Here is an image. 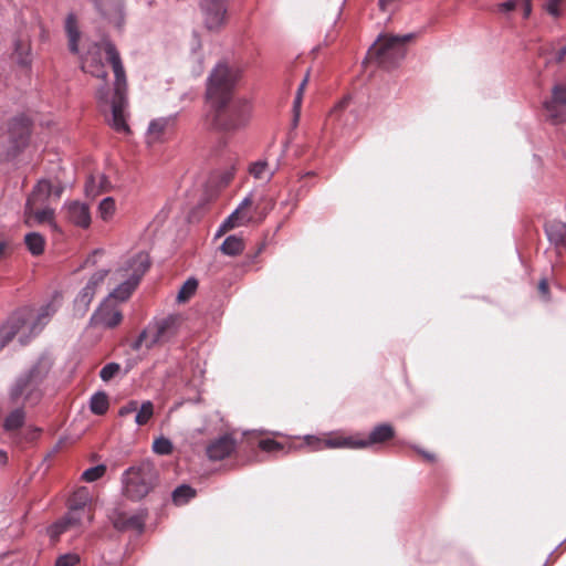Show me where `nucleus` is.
<instances>
[{
	"instance_id": "1",
	"label": "nucleus",
	"mask_w": 566,
	"mask_h": 566,
	"mask_svg": "<svg viewBox=\"0 0 566 566\" xmlns=\"http://www.w3.org/2000/svg\"><path fill=\"white\" fill-rule=\"evenodd\" d=\"M82 70L102 81L95 97L107 123L118 133H128L126 123L127 78L118 50L104 38L82 57Z\"/></svg>"
},
{
	"instance_id": "2",
	"label": "nucleus",
	"mask_w": 566,
	"mask_h": 566,
	"mask_svg": "<svg viewBox=\"0 0 566 566\" xmlns=\"http://www.w3.org/2000/svg\"><path fill=\"white\" fill-rule=\"evenodd\" d=\"M57 308V302L51 300L36 312L31 307H23L13 313L0 327V349L15 335H19L22 345L27 344L43 329Z\"/></svg>"
},
{
	"instance_id": "3",
	"label": "nucleus",
	"mask_w": 566,
	"mask_h": 566,
	"mask_svg": "<svg viewBox=\"0 0 566 566\" xmlns=\"http://www.w3.org/2000/svg\"><path fill=\"white\" fill-rule=\"evenodd\" d=\"M212 108L206 116V125L218 132L235 133L249 124L253 106L251 99L238 97Z\"/></svg>"
},
{
	"instance_id": "4",
	"label": "nucleus",
	"mask_w": 566,
	"mask_h": 566,
	"mask_svg": "<svg viewBox=\"0 0 566 566\" xmlns=\"http://www.w3.org/2000/svg\"><path fill=\"white\" fill-rule=\"evenodd\" d=\"M51 366L49 358H39L28 371L17 378L10 389V399L15 403L36 405L43 396V382Z\"/></svg>"
},
{
	"instance_id": "5",
	"label": "nucleus",
	"mask_w": 566,
	"mask_h": 566,
	"mask_svg": "<svg viewBox=\"0 0 566 566\" xmlns=\"http://www.w3.org/2000/svg\"><path fill=\"white\" fill-rule=\"evenodd\" d=\"M93 520L92 497L86 488L77 489L69 501L67 513L49 528L52 538H57L71 528H81Z\"/></svg>"
},
{
	"instance_id": "6",
	"label": "nucleus",
	"mask_w": 566,
	"mask_h": 566,
	"mask_svg": "<svg viewBox=\"0 0 566 566\" xmlns=\"http://www.w3.org/2000/svg\"><path fill=\"white\" fill-rule=\"evenodd\" d=\"M240 77V70L218 63L207 80L206 96L211 106H222L231 98V93Z\"/></svg>"
},
{
	"instance_id": "7",
	"label": "nucleus",
	"mask_w": 566,
	"mask_h": 566,
	"mask_svg": "<svg viewBox=\"0 0 566 566\" xmlns=\"http://www.w3.org/2000/svg\"><path fill=\"white\" fill-rule=\"evenodd\" d=\"M413 38L412 33L405 35H379L369 48V57H375L382 67L396 66L406 55V43Z\"/></svg>"
},
{
	"instance_id": "8",
	"label": "nucleus",
	"mask_w": 566,
	"mask_h": 566,
	"mask_svg": "<svg viewBox=\"0 0 566 566\" xmlns=\"http://www.w3.org/2000/svg\"><path fill=\"white\" fill-rule=\"evenodd\" d=\"M157 471L150 462H142L123 474L124 494L134 501L145 497L154 488Z\"/></svg>"
},
{
	"instance_id": "9",
	"label": "nucleus",
	"mask_w": 566,
	"mask_h": 566,
	"mask_svg": "<svg viewBox=\"0 0 566 566\" xmlns=\"http://www.w3.org/2000/svg\"><path fill=\"white\" fill-rule=\"evenodd\" d=\"M149 268V259L145 253H138L133 256L128 261L127 269L125 272L128 273V277L120 283L114 291L109 294V298H115L118 301H126L132 292L136 289L139 283L140 277Z\"/></svg>"
},
{
	"instance_id": "10",
	"label": "nucleus",
	"mask_w": 566,
	"mask_h": 566,
	"mask_svg": "<svg viewBox=\"0 0 566 566\" xmlns=\"http://www.w3.org/2000/svg\"><path fill=\"white\" fill-rule=\"evenodd\" d=\"M199 9L209 31L216 32L223 28L228 12L226 0H199Z\"/></svg>"
},
{
	"instance_id": "11",
	"label": "nucleus",
	"mask_w": 566,
	"mask_h": 566,
	"mask_svg": "<svg viewBox=\"0 0 566 566\" xmlns=\"http://www.w3.org/2000/svg\"><path fill=\"white\" fill-rule=\"evenodd\" d=\"M176 319L167 317L149 324L142 333H146L145 347L147 349L155 345L167 342L176 334L175 327Z\"/></svg>"
},
{
	"instance_id": "12",
	"label": "nucleus",
	"mask_w": 566,
	"mask_h": 566,
	"mask_svg": "<svg viewBox=\"0 0 566 566\" xmlns=\"http://www.w3.org/2000/svg\"><path fill=\"white\" fill-rule=\"evenodd\" d=\"M176 319L167 317L149 324L142 333H146L145 347L147 349L155 345L167 342L176 334L175 327Z\"/></svg>"
},
{
	"instance_id": "13",
	"label": "nucleus",
	"mask_w": 566,
	"mask_h": 566,
	"mask_svg": "<svg viewBox=\"0 0 566 566\" xmlns=\"http://www.w3.org/2000/svg\"><path fill=\"white\" fill-rule=\"evenodd\" d=\"M176 319L167 317L149 324L142 333H146L145 347L147 349L155 345L167 342L176 334L175 327Z\"/></svg>"
},
{
	"instance_id": "14",
	"label": "nucleus",
	"mask_w": 566,
	"mask_h": 566,
	"mask_svg": "<svg viewBox=\"0 0 566 566\" xmlns=\"http://www.w3.org/2000/svg\"><path fill=\"white\" fill-rule=\"evenodd\" d=\"M176 319L167 317L149 324L142 333H146L145 347L147 349L155 345L167 342L176 334L175 327Z\"/></svg>"
},
{
	"instance_id": "15",
	"label": "nucleus",
	"mask_w": 566,
	"mask_h": 566,
	"mask_svg": "<svg viewBox=\"0 0 566 566\" xmlns=\"http://www.w3.org/2000/svg\"><path fill=\"white\" fill-rule=\"evenodd\" d=\"M306 444L313 450H322L324 448L328 449H364V443L360 442V436H349V437H335L321 439L315 436H306L305 437Z\"/></svg>"
},
{
	"instance_id": "16",
	"label": "nucleus",
	"mask_w": 566,
	"mask_h": 566,
	"mask_svg": "<svg viewBox=\"0 0 566 566\" xmlns=\"http://www.w3.org/2000/svg\"><path fill=\"white\" fill-rule=\"evenodd\" d=\"M544 109L555 124L566 123V84H556L552 97L544 102Z\"/></svg>"
},
{
	"instance_id": "17",
	"label": "nucleus",
	"mask_w": 566,
	"mask_h": 566,
	"mask_svg": "<svg viewBox=\"0 0 566 566\" xmlns=\"http://www.w3.org/2000/svg\"><path fill=\"white\" fill-rule=\"evenodd\" d=\"M107 273V270H98L90 277L86 285L80 291L74 300V306L77 312L84 314L88 310L97 287L104 282Z\"/></svg>"
},
{
	"instance_id": "18",
	"label": "nucleus",
	"mask_w": 566,
	"mask_h": 566,
	"mask_svg": "<svg viewBox=\"0 0 566 566\" xmlns=\"http://www.w3.org/2000/svg\"><path fill=\"white\" fill-rule=\"evenodd\" d=\"M96 10L107 23L122 30L125 22L123 0H93Z\"/></svg>"
},
{
	"instance_id": "19",
	"label": "nucleus",
	"mask_w": 566,
	"mask_h": 566,
	"mask_svg": "<svg viewBox=\"0 0 566 566\" xmlns=\"http://www.w3.org/2000/svg\"><path fill=\"white\" fill-rule=\"evenodd\" d=\"M177 115H169L153 119L147 129V143L149 145L161 143L172 134Z\"/></svg>"
},
{
	"instance_id": "20",
	"label": "nucleus",
	"mask_w": 566,
	"mask_h": 566,
	"mask_svg": "<svg viewBox=\"0 0 566 566\" xmlns=\"http://www.w3.org/2000/svg\"><path fill=\"white\" fill-rule=\"evenodd\" d=\"M122 318L120 310L106 301L95 311L91 322L96 326L113 328L120 323Z\"/></svg>"
},
{
	"instance_id": "21",
	"label": "nucleus",
	"mask_w": 566,
	"mask_h": 566,
	"mask_svg": "<svg viewBox=\"0 0 566 566\" xmlns=\"http://www.w3.org/2000/svg\"><path fill=\"white\" fill-rule=\"evenodd\" d=\"M235 447V439L231 434H223L208 444L207 455L212 461H220L229 457Z\"/></svg>"
},
{
	"instance_id": "22",
	"label": "nucleus",
	"mask_w": 566,
	"mask_h": 566,
	"mask_svg": "<svg viewBox=\"0 0 566 566\" xmlns=\"http://www.w3.org/2000/svg\"><path fill=\"white\" fill-rule=\"evenodd\" d=\"M253 205L252 197L247 196L238 206V208L223 221L220 231L231 230L235 227L250 222L252 214L247 213L245 209Z\"/></svg>"
},
{
	"instance_id": "23",
	"label": "nucleus",
	"mask_w": 566,
	"mask_h": 566,
	"mask_svg": "<svg viewBox=\"0 0 566 566\" xmlns=\"http://www.w3.org/2000/svg\"><path fill=\"white\" fill-rule=\"evenodd\" d=\"M25 223L30 227L42 223H51L54 218V210L48 205H32L28 208L25 203Z\"/></svg>"
},
{
	"instance_id": "24",
	"label": "nucleus",
	"mask_w": 566,
	"mask_h": 566,
	"mask_svg": "<svg viewBox=\"0 0 566 566\" xmlns=\"http://www.w3.org/2000/svg\"><path fill=\"white\" fill-rule=\"evenodd\" d=\"M66 216L73 224L87 228L91 224L90 208L86 203L72 201L65 206Z\"/></svg>"
},
{
	"instance_id": "25",
	"label": "nucleus",
	"mask_w": 566,
	"mask_h": 566,
	"mask_svg": "<svg viewBox=\"0 0 566 566\" xmlns=\"http://www.w3.org/2000/svg\"><path fill=\"white\" fill-rule=\"evenodd\" d=\"M395 436V430L389 423H380L376 426L367 438L360 437L364 449L376 443H382Z\"/></svg>"
},
{
	"instance_id": "26",
	"label": "nucleus",
	"mask_w": 566,
	"mask_h": 566,
	"mask_svg": "<svg viewBox=\"0 0 566 566\" xmlns=\"http://www.w3.org/2000/svg\"><path fill=\"white\" fill-rule=\"evenodd\" d=\"M53 192V186L50 181L42 179L36 186L33 188L31 195L29 196L27 202L28 208L32 205H46V201L50 199Z\"/></svg>"
},
{
	"instance_id": "27",
	"label": "nucleus",
	"mask_w": 566,
	"mask_h": 566,
	"mask_svg": "<svg viewBox=\"0 0 566 566\" xmlns=\"http://www.w3.org/2000/svg\"><path fill=\"white\" fill-rule=\"evenodd\" d=\"M545 233L554 245L566 247V223L552 221L545 226Z\"/></svg>"
},
{
	"instance_id": "28",
	"label": "nucleus",
	"mask_w": 566,
	"mask_h": 566,
	"mask_svg": "<svg viewBox=\"0 0 566 566\" xmlns=\"http://www.w3.org/2000/svg\"><path fill=\"white\" fill-rule=\"evenodd\" d=\"M114 527L117 530H137L142 531L144 527V518L138 514L126 515L118 513L113 520Z\"/></svg>"
},
{
	"instance_id": "29",
	"label": "nucleus",
	"mask_w": 566,
	"mask_h": 566,
	"mask_svg": "<svg viewBox=\"0 0 566 566\" xmlns=\"http://www.w3.org/2000/svg\"><path fill=\"white\" fill-rule=\"evenodd\" d=\"M109 189V181L103 174L91 176L85 184V193L87 197L95 198L101 192Z\"/></svg>"
},
{
	"instance_id": "30",
	"label": "nucleus",
	"mask_w": 566,
	"mask_h": 566,
	"mask_svg": "<svg viewBox=\"0 0 566 566\" xmlns=\"http://www.w3.org/2000/svg\"><path fill=\"white\" fill-rule=\"evenodd\" d=\"M65 31L69 38V49L73 53H78V40L81 33L77 28L76 18L74 14H69L65 21Z\"/></svg>"
},
{
	"instance_id": "31",
	"label": "nucleus",
	"mask_w": 566,
	"mask_h": 566,
	"mask_svg": "<svg viewBox=\"0 0 566 566\" xmlns=\"http://www.w3.org/2000/svg\"><path fill=\"white\" fill-rule=\"evenodd\" d=\"M24 420H25V412H24L23 408H21V407L15 408L4 419L3 429L7 432L15 431L23 426Z\"/></svg>"
},
{
	"instance_id": "32",
	"label": "nucleus",
	"mask_w": 566,
	"mask_h": 566,
	"mask_svg": "<svg viewBox=\"0 0 566 566\" xmlns=\"http://www.w3.org/2000/svg\"><path fill=\"white\" fill-rule=\"evenodd\" d=\"M24 243L32 255H40L44 251L45 240L38 232H30L25 234Z\"/></svg>"
},
{
	"instance_id": "33",
	"label": "nucleus",
	"mask_w": 566,
	"mask_h": 566,
	"mask_svg": "<svg viewBox=\"0 0 566 566\" xmlns=\"http://www.w3.org/2000/svg\"><path fill=\"white\" fill-rule=\"evenodd\" d=\"M243 247H244V244H243V241L241 238H239L237 235H229L222 242L220 249H221L222 253H224L227 255L234 256L242 252Z\"/></svg>"
},
{
	"instance_id": "34",
	"label": "nucleus",
	"mask_w": 566,
	"mask_h": 566,
	"mask_svg": "<svg viewBox=\"0 0 566 566\" xmlns=\"http://www.w3.org/2000/svg\"><path fill=\"white\" fill-rule=\"evenodd\" d=\"M116 212V203L113 197H106L103 200H101L97 213L98 217L105 221L108 222L113 219L114 214Z\"/></svg>"
},
{
	"instance_id": "35",
	"label": "nucleus",
	"mask_w": 566,
	"mask_h": 566,
	"mask_svg": "<svg viewBox=\"0 0 566 566\" xmlns=\"http://www.w3.org/2000/svg\"><path fill=\"white\" fill-rule=\"evenodd\" d=\"M91 411L95 415H104L108 409V398L105 392H96L90 400Z\"/></svg>"
},
{
	"instance_id": "36",
	"label": "nucleus",
	"mask_w": 566,
	"mask_h": 566,
	"mask_svg": "<svg viewBox=\"0 0 566 566\" xmlns=\"http://www.w3.org/2000/svg\"><path fill=\"white\" fill-rule=\"evenodd\" d=\"M196 495V491L195 489H192L191 486L187 485V484H182L180 486H178L174 492H172V501L176 505H184L186 504L189 500H191L192 497H195Z\"/></svg>"
},
{
	"instance_id": "37",
	"label": "nucleus",
	"mask_w": 566,
	"mask_h": 566,
	"mask_svg": "<svg viewBox=\"0 0 566 566\" xmlns=\"http://www.w3.org/2000/svg\"><path fill=\"white\" fill-rule=\"evenodd\" d=\"M154 416V405L150 400L144 401L136 411L135 422L138 426L146 424Z\"/></svg>"
},
{
	"instance_id": "38",
	"label": "nucleus",
	"mask_w": 566,
	"mask_h": 566,
	"mask_svg": "<svg viewBox=\"0 0 566 566\" xmlns=\"http://www.w3.org/2000/svg\"><path fill=\"white\" fill-rule=\"evenodd\" d=\"M249 171L255 179L260 180H270L274 175V171H268V163L263 160L252 164Z\"/></svg>"
},
{
	"instance_id": "39",
	"label": "nucleus",
	"mask_w": 566,
	"mask_h": 566,
	"mask_svg": "<svg viewBox=\"0 0 566 566\" xmlns=\"http://www.w3.org/2000/svg\"><path fill=\"white\" fill-rule=\"evenodd\" d=\"M198 287V281L193 277L188 279L180 287L177 300L179 302L188 301L196 292Z\"/></svg>"
},
{
	"instance_id": "40",
	"label": "nucleus",
	"mask_w": 566,
	"mask_h": 566,
	"mask_svg": "<svg viewBox=\"0 0 566 566\" xmlns=\"http://www.w3.org/2000/svg\"><path fill=\"white\" fill-rule=\"evenodd\" d=\"M172 443L169 439L165 437H159L155 439L153 443V451L160 455H168L172 452Z\"/></svg>"
},
{
	"instance_id": "41",
	"label": "nucleus",
	"mask_w": 566,
	"mask_h": 566,
	"mask_svg": "<svg viewBox=\"0 0 566 566\" xmlns=\"http://www.w3.org/2000/svg\"><path fill=\"white\" fill-rule=\"evenodd\" d=\"M106 472V467L104 464H98L85 470L82 474V479L86 482H94L101 479Z\"/></svg>"
},
{
	"instance_id": "42",
	"label": "nucleus",
	"mask_w": 566,
	"mask_h": 566,
	"mask_svg": "<svg viewBox=\"0 0 566 566\" xmlns=\"http://www.w3.org/2000/svg\"><path fill=\"white\" fill-rule=\"evenodd\" d=\"M261 450L270 453H275L284 450V446L273 439H263L259 442Z\"/></svg>"
},
{
	"instance_id": "43",
	"label": "nucleus",
	"mask_w": 566,
	"mask_h": 566,
	"mask_svg": "<svg viewBox=\"0 0 566 566\" xmlns=\"http://www.w3.org/2000/svg\"><path fill=\"white\" fill-rule=\"evenodd\" d=\"M119 369L120 367L117 363H108L101 369L99 376L102 380L108 381L118 374Z\"/></svg>"
},
{
	"instance_id": "44",
	"label": "nucleus",
	"mask_w": 566,
	"mask_h": 566,
	"mask_svg": "<svg viewBox=\"0 0 566 566\" xmlns=\"http://www.w3.org/2000/svg\"><path fill=\"white\" fill-rule=\"evenodd\" d=\"M80 562L78 555L76 554H64L61 555L56 562L55 566H75Z\"/></svg>"
},
{
	"instance_id": "45",
	"label": "nucleus",
	"mask_w": 566,
	"mask_h": 566,
	"mask_svg": "<svg viewBox=\"0 0 566 566\" xmlns=\"http://www.w3.org/2000/svg\"><path fill=\"white\" fill-rule=\"evenodd\" d=\"M138 409V401L136 400H130L127 405L120 407L119 411H118V415L120 417H125L129 413H133V412H136Z\"/></svg>"
},
{
	"instance_id": "46",
	"label": "nucleus",
	"mask_w": 566,
	"mask_h": 566,
	"mask_svg": "<svg viewBox=\"0 0 566 566\" xmlns=\"http://www.w3.org/2000/svg\"><path fill=\"white\" fill-rule=\"evenodd\" d=\"M562 0H547L545 4V10L553 17H558L560 14L559 12V3Z\"/></svg>"
},
{
	"instance_id": "47",
	"label": "nucleus",
	"mask_w": 566,
	"mask_h": 566,
	"mask_svg": "<svg viewBox=\"0 0 566 566\" xmlns=\"http://www.w3.org/2000/svg\"><path fill=\"white\" fill-rule=\"evenodd\" d=\"M13 126H19L21 128V138L22 140L29 135V124L25 118H15L13 120Z\"/></svg>"
},
{
	"instance_id": "48",
	"label": "nucleus",
	"mask_w": 566,
	"mask_h": 566,
	"mask_svg": "<svg viewBox=\"0 0 566 566\" xmlns=\"http://www.w3.org/2000/svg\"><path fill=\"white\" fill-rule=\"evenodd\" d=\"M520 4V0H509L499 6L501 12H511Z\"/></svg>"
},
{
	"instance_id": "49",
	"label": "nucleus",
	"mask_w": 566,
	"mask_h": 566,
	"mask_svg": "<svg viewBox=\"0 0 566 566\" xmlns=\"http://www.w3.org/2000/svg\"><path fill=\"white\" fill-rule=\"evenodd\" d=\"M302 98L303 96L300 95V94H296L295 95V98H294V102H293V109H294V124L296 125V123L298 122V117H300V109H301V105H302Z\"/></svg>"
},
{
	"instance_id": "50",
	"label": "nucleus",
	"mask_w": 566,
	"mask_h": 566,
	"mask_svg": "<svg viewBox=\"0 0 566 566\" xmlns=\"http://www.w3.org/2000/svg\"><path fill=\"white\" fill-rule=\"evenodd\" d=\"M146 333H140L139 336L132 344V348L134 350H139L143 346H145Z\"/></svg>"
},
{
	"instance_id": "51",
	"label": "nucleus",
	"mask_w": 566,
	"mask_h": 566,
	"mask_svg": "<svg viewBox=\"0 0 566 566\" xmlns=\"http://www.w3.org/2000/svg\"><path fill=\"white\" fill-rule=\"evenodd\" d=\"M520 4L522 6L524 18H528L532 13L531 0H520Z\"/></svg>"
},
{
	"instance_id": "52",
	"label": "nucleus",
	"mask_w": 566,
	"mask_h": 566,
	"mask_svg": "<svg viewBox=\"0 0 566 566\" xmlns=\"http://www.w3.org/2000/svg\"><path fill=\"white\" fill-rule=\"evenodd\" d=\"M538 291L539 293L547 298L548 297V283L546 279H542L538 283Z\"/></svg>"
},
{
	"instance_id": "53",
	"label": "nucleus",
	"mask_w": 566,
	"mask_h": 566,
	"mask_svg": "<svg viewBox=\"0 0 566 566\" xmlns=\"http://www.w3.org/2000/svg\"><path fill=\"white\" fill-rule=\"evenodd\" d=\"M415 450H416L419 454H421V455H422L427 461H430V462L434 461V454H432V453H430V452H427V451H424V450H422V449H420V448H418V447H415Z\"/></svg>"
},
{
	"instance_id": "54",
	"label": "nucleus",
	"mask_w": 566,
	"mask_h": 566,
	"mask_svg": "<svg viewBox=\"0 0 566 566\" xmlns=\"http://www.w3.org/2000/svg\"><path fill=\"white\" fill-rule=\"evenodd\" d=\"M349 102V97H344L342 101H339L336 106L334 107V109L332 111V115L336 112H338L339 109H343L344 107H346V105L348 104Z\"/></svg>"
},
{
	"instance_id": "55",
	"label": "nucleus",
	"mask_w": 566,
	"mask_h": 566,
	"mask_svg": "<svg viewBox=\"0 0 566 566\" xmlns=\"http://www.w3.org/2000/svg\"><path fill=\"white\" fill-rule=\"evenodd\" d=\"M566 56V45L562 48L555 55L554 61L560 63Z\"/></svg>"
},
{
	"instance_id": "56",
	"label": "nucleus",
	"mask_w": 566,
	"mask_h": 566,
	"mask_svg": "<svg viewBox=\"0 0 566 566\" xmlns=\"http://www.w3.org/2000/svg\"><path fill=\"white\" fill-rule=\"evenodd\" d=\"M307 82H308V74L305 75V77L303 78V81L298 85L296 94H300V95L303 96V92L305 90V86H306Z\"/></svg>"
},
{
	"instance_id": "57",
	"label": "nucleus",
	"mask_w": 566,
	"mask_h": 566,
	"mask_svg": "<svg viewBox=\"0 0 566 566\" xmlns=\"http://www.w3.org/2000/svg\"><path fill=\"white\" fill-rule=\"evenodd\" d=\"M8 462V453L7 451L0 449V468H3Z\"/></svg>"
},
{
	"instance_id": "58",
	"label": "nucleus",
	"mask_w": 566,
	"mask_h": 566,
	"mask_svg": "<svg viewBox=\"0 0 566 566\" xmlns=\"http://www.w3.org/2000/svg\"><path fill=\"white\" fill-rule=\"evenodd\" d=\"M62 192H63V186H56V187L53 186L52 196H54L55 198H60Z\"/></svg>"
},
{
	"instance_id": "59",
	"label": "nucleus",
	"mask_w": 566,
	"mask_h": 566,
	"mask_svg": "<svg viewBox=\"0 0 566 566\" xmlns=\"http://www.w3.org/2000/svg\"><path fill=\"white\" fill-rule=\"evenodd\" d=\"M394 0H379V8L382 11H386L388 8V4L392 2Z\"/></svg>"
},
{
	"instance_id": "60",
	"label": "nucleus",
	"mask_w": 566,
	"mask_h": 566,
	"mask_svg": "<svg viewBox=\"0 0 566 566\" xmlns=\"http://www.w3.org/2000/svg\"><path fill=\"white\" fill-rule=\"evenodd\" d=\"M345 4V0H342L339 6L337 7V10H336V18H339L340 13H342V10H343V7Z\"/></svg>"
},
{
	"instance_id": "61",
	"label": "nucleus",
	"mask_w": 566,
	"mask_h": 566,
	"mask_svg": "<svg viewBox=\"0 0 566 566\" xmlns=\"http://www.w3.org/2000/svg\"><path fill=\"white\" fill-rule=\"evenodd\" d=\"M7 245L4 242H0V255L4 252Z\"/></svg>"
}]
</instances>
